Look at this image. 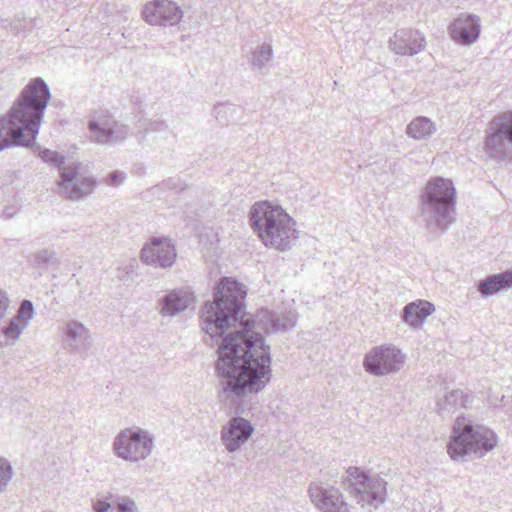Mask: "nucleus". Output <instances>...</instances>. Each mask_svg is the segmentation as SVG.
<instances>
[{
	"mask_svg": "<svg viewBox=\"0 0 512 512\" xmlns=\"http://www.w3.org/2000/svg\"><path fill=\"white\" fill-rule=\"evenodd\" d=\"M240 326L241 329L222 338L215 362L219 397L230 403L259 393L272 377L270 347L264 337L252 330L250 319L242 317Z\"/></svg>",
	"mask_w": 512,
	"mask_h": 512,
	"instance_id": "nucleus-1",
	"label": "nucleus"
},
{
	"mask_svg": "<svg viewBox=\"0 0 512 512\" xmlns=\"http://www.w3.org/2000/svg\"><path fill=\"white\" fill-rule=\"evenodd\" d=\"M50 98L42 78L31 80L23 88L8 114L0 118V151L34 145Z\"/></svg>",
	"mask_w": 512,
	"mask_h": 512,
	"instance_id": "nucleus-2",
	"label": "nucleus"
},
{
	"mask_svg": "<svg viewBox=\"0 0 512 512\" xmlns=\"http://www.w3.org/2000/svg\"><path fill=\"white\" fill-rule=\"evenodd\" d=\"M245 286L231 277H223L214 288L213 301L201 309V326L213 340L223 336L230 327H236L244 308Z\"/></svg>",
	"mask_w": 512,
	"mask_h": 512,
	"instance_id": "nucleus-3",
	"label": "nucleus"
},
{
	"mask_svg": "<svg viewBox=\"0 0 512 512\" xmlns=\"http://www.w3.org/2000/svg\"><path fill=\"white\" fill-rule=\"evenodd\" d=\"M248 217L251 229L265 247L287 251L299 238L295 220L278 204L257 201Z\"/></svg>",
	"mask_w": 512,
	"mask_h": 512,
	"instance_id": "nucleus-4",
	"label": "nucleus"
},
{
	"mask_svg": "<svg viewBox=\"0 0 512 512\" xmlns=\"http://www.w3.org/2000/svg\"><path fill=\"white\" fill-rule=\"evenodd\" d=\"M457 192L452 180L431 178L419 197V220L433 233H445L455 222Z\"/></svg>",
	"mask_w": 512,
	"mask_h": 512,
	"instance_id": "nucleus-5",
	"label": "nucleus"
},
{
	"mask_svg": "<svg viewBox=\"0 0 512 512\" xmlns=\"http://www.w3.org/2000/svg\"><path fill=\"white\" fill-rule=\"evenodd\" d=\"M497 443L498 437L492 429L458 416L447 444V453L453 461L466 462L473 457L485 456Z\"/></svg>",
	"mask_w": 512,
	"mask_h": 512,
	"instance_id": "nucleus-6",
	"label": "nucleus"
},
{
	"mask_svg": "<svg viewBox=\"0 0 512 512\" xmlns=\"http://www.w3.org/2000/svg\"><path fill=\"white\" fill-rule=\"evenodd\" d=\"M343 480L344 489L362 507L378 508L387 496V482L379 475H369L359 467H349Z\"/></svg>",
	"mask_w": 512,
	"mask_h": 512,
	"instance_id": "nucleus-7",
	"label": "nucleus"
},
{
	"mask_svg": "<svg viewBox=\"0 0 512 512\" xmlns=\"http://www.w3.org/2000/svg\"><path fill=\"white\" fill-rule=\"evenodd\" d=\"M154 448V434L139 426L120 430L112 442L113 454L131 464L146 460L150 457Z\"/></svg>",
	"mask_w": 512,
	"mask_h": 512,
	"instance_id": "nucleus-8",
	"label": "nucleus"
},
{
	"mask_svg": "<svg viewBox=\"0 0 512 512\" xmlns=\"http://www.w3.org/2000/svg\"><path fill=\"white\" fill-rule=\"evenodd\" d=\"M483 149L497 163L512 157V113L495 117L489 123Z\"/></svg>",
	"mask_w": 512,
	"mask_h": 512,
	"instance_id": "nucleus-9",
	"label": "nucleus"
},
{
	"mask_svg": "<svg viewBox=\"0 0 512 512\" xmlns=\"http://www.w3.org/2000/svg\"><path fill=\"white\" fill-rule=\"evenodd\" d=\"M406 356L394 345L385 344L372 348L364 357L363 367L374 376H385L399 372Z\"/></svg>",
	"mask_w": 512,
	"mask_h": 512,
	"instance_id": "nucleus-10",
	"label": "nucleus"
},
{
	"mask_svg": "<svg viewBox=\"0 0 512 512\" xmlns=\"http://www.w3.org/2000/svg\"><path fill=\"white\" fill-rule=\"evenodd\" d=\"M91 140L102 145L123 143L131 134L129 126L111 116L98 117L89 122Z\"/></svg>",
	"mask_w": 512,
	"mask_h": 512,
	"instance_id": "nucleus-11",
	"label": "nucleus"
},
{
	"mask_svg": "<svg viewBox=\"0 0 512 512\" xmlns=\"http://www.w3.org/2000/svg\"><path fill=\"white\" fill-rule=\"evenodd\" d=\"M177 252L173 241L167 237H152L140 252L141 261L151 267L167 269L176 261Z\"/></svg>",
	"mask_w": 512,
	"mask_h": 512,
	"instance_id": "nucleus-12",
	"label": "nucleus"
},
{
	"mask_svg": "<svg viewBox=\"0 0 512 512\" xmlns=\"http://www.w3.org/2000/svg\"><path fill=\"white\" fill-rule=\"evenodd\" d=\"M80 164H73V168L64 169L58 182L59 192L70 200L79 201L93 193L96 179L93 176L77 178Z\"/></svg>",
	"mask_w": 512,
	"mask_h": 512,
	"instance_id": "nucleus-13",
	"label": "nucleus"
},
{
	"mask_svg": "<svg viewBox=\"0 0 512 512\" xmlns=\"http://www.w3.org/2000/svg\"><path fill=\"white\" fill-rule=\"evenodd\" d=\"M308 493L311 502L321 512H350L343 494L336 487L327 483L312 482Z\"/></svg>",
	"mask_w": 512,
	"mask_h": 512,
	"instance_id": "nucleus-14",
	"label": "nucleus"
},
{
	"mask_svg": "<svg viewBox=\"0 0 512 512\" xmlns=\"http://www.w3.org/2000/svg\"><path fill=\"white\" fill-rule=\"evenodd\" d=\"M254 430L251 421L234 416L222 426L220 439L227 452L235 453L250 439Z\"/></svg>",
	"mask_w": 512,
	"mask_h": 512,
	"instance_id": "nucleus-15",
	"label": "nucleus"
},
{
	"mask_svg": "<svg viewBox=\"0 0 512 512\" xmlns=\"http://www.w3.org/2000/svg\"><path fill=\"white\" fill-rule=\"evenodd\" d=\"M143 17L151 25L174 26L183 18V11L173 1L153 0L145 5Z\"/></svg>",
	"mask_w": 512,
	"mask_h": 512,
	"instance_id": "nucleus-16",
	"label": "nucleus"
},
{
	"mask_svg": "<svg viewBox=\"0 0 512 512\" xmlns=\"http://www.w3.org/2000/svg\"><path fill=\"white\" fill-rule=\"evenodd\" d=\"M35 315L32 301L23 300L15 316L0 328V334L4 337V345H14L28 328Z\"/></svg>",
	"mask_w": 512,
	"mask_h": 512,
	"instance_id": "nucleus-17",
	"label": "nucleus"
},
{
	"mask_svg": "<svg viewBox=\"0 0 512 512\" xmlns=\"http://www.w3.org/2000/svg\"><path fill=\"white\" fill-rule=\"evenodd\" d=\"M391 50L399 55H415L426 45L425 37L418 30L400 29L390 38Z\"/></svg>",
	"mask_w": 512,
	"mask_h": 512,
	"instance_id": "nucleus-18",
	"label": "nucleus"
},
{
	"mask_svg": "<svg viewBox=\"0 0 512 512\" xmlns=\"http://www.w3.org/2000/svg\"><path fill=\"white\" fill-rule=\"evenodd\" d=\"M449 34L459 44H473L480 35L479 18L473 14L460 15L449 26Z\"/></svg>",
	"mask_w": 512,
	"mask_h": 512,
	"instance_id": "nucleus-19",
	"label": "nucleus"
},
{
	"mask_svg": "<svg viewBox=\"0 0 512 512\" xmlns=\"http://www.w3.org/2000/svg\"><path fill=\"white\" fill-rule=\"evenodd\" d=\"M192 301L193 297L190 293L182 289H175L159 300V312L162 316L173 317L186 310Z\"/></svg>",
	"mask_w": 512,
	"mask_h": 512,
	"instance_id": "nucleus-20",
	"label": "nucleus"
},
{
	"mask_svg": "<svg viewBox=\"0 0 512 512\" xmlns=\"http://www.w3.org/2000/svg\"><path fill=\"white\" fill-rule=\"evenodd\" d=\"M65 342L71 351L82 354L90 346L89 330L82 323L71 320L66 324Z\"/></svg>",
	"mask_w": 512,
	"mask_h": 512,
	"instance_id": "nucleus-21",
	"label": "nucleus"
},
{
	"mask_svg": "<svg viewBox=\"0 0 512 512\" xmlns=\"http://www.w3.org/2000/svg\"><path fill=\"white\" fill-rule=\"evenodd\" d=\"M472 403V395L456 389L437 400V411L443 418L451 416L458 408H467Z\"/></svg>",
	"mask_w": 512,
	"mask_h": 512,
	"instance_id": "nucleus-22",
	"label": "nucleus"
},
{
	"mask_svg": "<svg viewBox=\"0 0 512 512\" xmlns=\"http://www.w3.org/2000/svg\"><path fill=\"white\" fill-rule=\"evenodd\" d=\"M509 288H512L511 269L498 274L489 275L477 283V291L483 298H487Z\"/></svg>",
	"mask_w": 512,
	"mask_h": 512,
	"instance_id": "nucleus-23",
	"label": "nucleus"
},
{
	"mask_svg": "<svg viewBox=\"0 0 512 512\" xmlns=\"http://www.w3.org/2000/svg\"><path fill=\"white\" fill-rule=\"evenodd\" d=\"M434 311L435 307L431 302L418 300L404 307L402 320L411 327H420Z\"/></svg>",
	"mask_w": 512,
	"mask_h": 512,
	"instance_id": "nucleus-24",
	"label": "nucleus"
},
{
	"mask_svg": "<svg viewBox=\"0 0 512 512\" xmlns=\"http://www.w3.org/2000/svg\"><path fill=\"white\" fill-rule=\"evenodd\" d=\"M436 131L434 122L425 116L414 118L406 127V134L415 140H426Z\"/></svg>",
	"mask_w": 512,
	"mask_h": 512,
	"instance_id": "nucleus-25",
	"label": "nucleus"
},
{
	"mask_svg": "<svg viewBox=\"0 0 512 512\" xmlns=\"http://www.w3.org/2000/svg\"><path fill=\"white\" fill-rule=\"evenodd\" d=\"M270 331H287L295 327L297 322V313L293 310L282 311L280 313H269Z\"/></svg>",
	"mask_w": 512,
	"mask_h": 512,
	"instance_id": "nucleus-26",
	"label": "nucleus"
},
{
	"mask_svg": "<svg viewBox=\"0 0 512 512\" xmlns=\"http://www.w3.org/2000/svg\"><path fill=\"white\" fill-rule=\"evenodd\" d=\"M273 56V49L270 44H262L255 48L251 54L250 63L253 69L263 70L266 68Z\"/></svg>",
	"mask_w": 512,
	"mask_h": 512,
	"instance_id": "nucleus-27",
	"label": "nucleus"
},
{
	"mask_svg": "<svg viewBox=\"0 0 512 512\" xmlns=\"http://www.w3.org/2000/svg\"><path fill=\"white\" fill-rule=\"evenodd\" d=\"M121 496L112 492L97 494L92 499L93 512H110L114 508L115 499L121 498Z\"/></svg>",
	"mask_w": 512,
	"mask_h": 512,
	"instance_id": "nucleus-28",
	"label": "nucleus"
},
{
	"mask_svg": "<svg viewBox=\"0 0 512 512\" xmlns=\"http://www.w3.org/2000/svg\"><path fill=\"white\" fill-rule=\"evenodd\" d=\"M237 112L238 107L232 103H219L214 106L215 117L222 124L234 121L237 117Z\"/></svg>",
	"mask_w": 512,
	"mask_h": 512,
	"instance_id": "nucleus-29",
	"label": "nucleus"
},
{
	"mask_svg": "<svg viewBox=\"0 0 512 512\" xmlns=\"http://www.w3.org/2000/svg\"><path fill=\"white\" fill-rule=\"evenodd\" d=\"M39 157L41 160L47 164L53 165L58 168L60 174L64 169L73 168L72 166H65V156L58 153L57 151L50 150L48 148H43L39 152Z\"/></svg>",
	"mask_w": 512,
	"mask_h": 512,
	"instance_id": "nucleus-30",
	"label": "nucleus"
},
{
	"mask_svg": "<svg viewBox=\"0 0 512 512\" xmlns=\"http://www.w3.org/2000/svg\"><path fill=\"white\" fill-rule=\"evenodd\" d=\"M55 258V252L50 249L36 251L30 258L32 265L38 269H47Z\"/></svg>",
	"mask_w": 512,
	"mask_h": 512,
	"instance_id": "nucleus-31",
	"label": "nucleus"
},
{
	"mask_svg": "<svg viewBox=\"0 0 512 512\" xmlns=\"http://www.w3.org/2000/svg\"><path fill=\"white\" fill-rule=\"evenodd\" d=\"M35 25V19L17 15L9 24V30L15 35L20 33L26 34L31 31Z\"/></svg>",
	"mask_w": 512,
	"mask_h": 512,
	"instance_id": "nucleus-32",
	"label": "nucleus"
},
{
	"mask_svg": "<svg viewBox=\"0 0 512 512\" xmlns=\"http://www.w3.org/2000/svg\"><path fill=\"white\" fill-rule=\"evenodd\" d=\"M13 477V468L10 461L0 456V494L3 493Z\"/></svg>",
	"mask_w": 512,
	"mask_h": 512,
	"instance_id": "nucleus-33",
	"label": "nucleus"
},
{
	"mask_svg": "<svg viewBox=\"0 0 512 512\" xmlns=\"http://www.w3.org/2000/svg\"><path fill=\"white\" fill-rule=\"evenodd\" d=\"M110 512H139L136 502L129 496L116 498L114 508Z\"/></svg>",
	"mask_w": 512,
	"mask_h": 512,
	"instance_id": "nucleus-34",
	"label": "nucleus"
},
{
	"mask_svg": "<svg viewBox=\"0 0 512 512\" xmlns=\"http://www.w3.org/2000/svg\"><path fill=\"white\" fill-rule=\"evenodd\" d=\"M144 132H163L168 128V125L162 120H149L145 121L142 125Z\"/></svg>",
	"mask_w": 512,
	"mask_h": 512,
	"instance_id": "nucleus-35",
	"label": "nucleus"
},
{
	"mask_svg": "<svg viewBox=\"0 0 512 512\" xmlns=\"http://www.w3.org/2000/svg\"><path fill=\"white\" fill-rule=\"evenodd\" d=\"M126 179V174L122 171H119V170H115V171H112L107 179H106V183L110 186H114V187H117L119 185H121L122 183H124Z\"/></svg>",
	"mask_w": 512,
	"mask_h": 512,
	"instance_id": "nucleus-36",
	"label": "nucleus"
},
{
	"mask_svg": "<svg viewBox=\"0 0 512 512\" xmlns=\"http://www.w3.org/2000/svg\"><path fill=\"white\" fill-rule=\"evenodd\" d=\"M157 188L162 190H182L183 186L180 181L175 178H168L157 185Z\"/></svg>",
	"mask_w": 512,
	"mask_h": 512,
	"instance_id": "nucleus-37",
	"label": "nucleus"
},
{
	"mask_svg": "<svg viewBox=\"0 0 512 512\" xmlns=\"http://www.w3.org/2000/svg\"><path fill=\"white\" fill-rule=\"evenodd\" d=\"M10 300L6 292L0 289V321L6 316Z\"/></svg>",
	"mask_w": 512,
	"mask_h": 512,
	"instance_id": "nucleus-38",
	"label": "nucleus"
},
{
	"mask_svg": "<svg viewBox=\"0 0 512 512\" xmlns=\"http://www.w3.org/2000/svg\"><path fill=\"white\" fill-rule=\"evenodd\" d=\"M134 263H135V260H133L129 265L125 266L124 269L126 270V273H130V272L134 271Z\"/></svg>",
	"mask_w": 512,
	"mask_h": 512,
	"instance_id": "nucleus-39",
	"label": "nucleus"
},
{
	"mask_svg": "<svg viewBox=\"0 0 512 512\" xmlns=\"http://www.w3.org/2000/svg\"><path fill=\"white\" fill-rule=\"evenodd\" d=\"M500 405L502 406H506V397L505 396H502V398L500 399Z\"/></svg>",
	"mask_w": 512,
	"mask_h": 512,
	"instance_id": "nucleus-40",
	"label": "nucleus"
}]
</instances>
